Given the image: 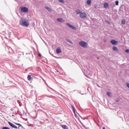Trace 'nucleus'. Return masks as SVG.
Here are the masks:
<instances>
[{"mask_svg": "<svg viewBox=\"0 0 129 129\" xmlns=\"http://www.w3.org/2000/svg\"><path fill=\"white\" fill-rule=\"evenodd\" d=\"M20 25L22 27H29V21L25 18H21L20 20Z\"/></svg>", "mask_w": 129, "mask_h": 129, "instance_id": "nucleus-1", "label": "nucleus"}, {"mask_svg": "<svg viewBox=\"0 0 129 129\" xmlns=\"http://www.w3.org/2000/svg\"><path fill=\"white\" fill-rule=\"evenodd\" d=\"M79 44L80 46L83 47V48H87L88 46V43L85 41H80Z\"/></svg>", "mask_w": 129, "mask_h": 129, "instance_id": "nucleus-2", "label": "nucleus"}, {"mask_svg": "<svg viewBox=\"0 0 129 129\" xmlns=\"http://www.w3.org/2000/svg\"><path fill=\"white\" fill-rule=\"evenodd\" d=\"M66 25H67V26L69 27L72 30H74V31H76V30H77V28H76L75 26L70 24V23H66Z\"/></svg>", "mask_w": 129, "mask_h": 129, "instance_id": "nucleus-3", "label": "nucleus"}, {"mask_svg": "<svg viewBox=\"0 0 129 129\" xmlns=\"http://www.w3.org/2000/svg\"><path fill=\"white\" fill-rule=\"evenodd\" d=\"M21 11L22 13H28L29 12V9L27 7H21Z\"/></svg>", "mask_w": 129, "mask_h": 129, "instance_id": "nucleus-4", "label": "nucleus"}, {"mask_svg": "<svg viewBox=\"0 0 129 129\" xmlns=\"http://www.w3.org/2000/svg\"><path fill=\"white\" fill-rule=\"evenodd\" d=\"M80 17L81 18V19H85V18H87V14L84 12H82V13H81L80 15Z\"/></svg>", "mask_w": 129, "mask_h": 129, "instance_id": "nucleus-5", "label": "nucleus"}, {"mask_svg": "<svg viewBox=\"0 0 129 129\" xmlns=\"http://www.w3.org/2000/svg\"><path fill=\"white\" fill-rule=\"evenodd\" d=\"M110 43L112 44V45H117V44H118V41L112 39L110 41Z\"/></svg>", "mask_w": 129, "mask_h": 129, "instance_id": "nucleus-6", "label": "nucleus"}, {"mask_svg": "<svg viewBox=\"0 0 129 129\" xmlns=\"http://www.w3.org/2000/svg\"><path fill=\"white\" fill-rule=\"evenodd\" d=\"M8 123L10 125L12 126V127H13V128H18V127L16 126L15 124H13V123L9 122Z\"/></svg>", "mask_w": 129, "mask_h": 129, "instance_id": "nucleus-7", "label": "nucleus"}, {"mask_svg": "<svg viewBox=\"0 0 129 129\" xmlns=\"http://www.w3.org/2000/svg\"><path fill=\"white\" fill-rule=\"evenodd\" d=\"M57 21L59 23H64V20L62 18H57Z\"/></svg>", "mask_w": 129, "mask_h": 129, "instance_id": "nucleus-8", "label": "nucleus"}, {"mask_svg": "<svg viewBox=\"0 0 129 129\" xmlns=\"http://www.w3.org/2000/svg\"><path fill=\"white\" fill-rule=\"evenodd\" d=\"M45 9L46 10H47V11H48V12H49L50 13L52 12V9L51 8H50V7H48L47 6L45 7Z\"/></svg>", "mask_w": 129, "mask_h": 129, "instance_id": "nucleus-9", "label": "nucleus"}, {"mask_svg": "<svg viewBox=\"0 0 129 129\" xmlns=\"http://www.w3.org/2000/svg\"><path fill=\"white\" fill-rule=\"evenodd\" d=\"M113 51H115V52H118L119 50L118 48L116 46H113L112 48Z\"/></svg>", "mask_w": 129, "mask_h": 129, "instance_id": "nucleus-10", "label": "nucleus"}, {"mask_svg": "<svg viewBox=\"0 0 129 129\" xmlns=\"http://www.w3.org/2000/svg\"><path fill=\"white\" fill-rule=\"evenodd\" d=\"M61 126L63 129H69L68 127L66 125H61Z\"/></svg>", "mask_w": 129, "mask_h": 129, "instance_id": "nucleus-11", "label": "nucleus"}, {"mask_svg": "<svg viewBox=\"0 0 129 129\" xmlns=\"http://www.w3.org/2000/svg\"><path fill=\"white\" fill-rule=\"evenodd\" d=\"M108 3H106L104 4V8H105V9H107V8H108Z\"/></svg>", "mask_w": 129, "mask_h": 129, "instance_id": "nucleus-12", "label": "nucleus"}, {"mask_svg": "<svg viewBox=\"0 0 129 129\" xmlns=\"http://www.w3.org/2000/svg\"><path fill=\"white\" fill-rule=\"evenodd\" d=\"M76 13L77 14V15H81V14L82 13L81 11H80V10H77L76 11Z\"/></svg>", "mask_w": 129, "mask_h": 129, "instance_id": "nucleus-13", "label": "nucleus"}, {"mask_svg": "<svg viewBox=\"0 0 129 129\" xmlns=\"http://www.w3.org/2000/svg\"><path fill=\"white\" fill-rule=\"evenodd\" d=\"M56 52L57 53V54H59V53L61 52V49H60V48H57L56 49Z\"/></svg>", "mask_w": 129, "mask_h": 129, "instance_id": "nucleus-14", "label": "nucleus"}, {"mask_svg": "<svg viewBox=\"0 0 129 129\" xmlns=\"http://www.w3.org/2000/svg\"><path fill=\"white\" fill-rule=\"evenodd\" d=\"M72 108H73V111L75 114V115H76V114H75V108L73 106V105H71Z\"/></svg>", "mask_w": 129, "mask_h": 129, "instance_id": "nucleus-15", "label": "nucleus"}, {"mask_svg": "<svg viewBox=\"0 0 129 129\" xmlns=\"http://www.w3.org/2000/svg\"><path fill=\"white\" fill-rule=\"evenodd\" d=\"M87 4L88 6H90L91 5V0H88Z\"/></svg>", "mask_w": 129, "mask_h": 129, "instance_id": "nucleus-16", "label": "nucleus"}, {"mask_svg": "<svg viewBox=\"0 0 129 129\" xmlns=\"http://www.w3.org/2000/svg\"><path fill=\"white\" fill-rule=\"evenodd\" d=\"M107 95L109 97H111V95H112L111 92H108L107 93Z\"/></svg>", "mask_w": 129, "mask_h": 129, "instance_id": "nucleus-17", "label": "nucleus"}, {"mask_svg": "<svg viewBox=\"0 0 129 129\" xmlns=\"http://www.w3.org/2000/svg\"><path fill=\"white\" fill-rule=\"evenodd\" d=\"M67 41L68 43H70V44H73V42H72V41L70 39H67Z\"/></svg>", "mask_w": 129, "mask_h": 129, "instance_id": "nucleus-18", "label": "nucleus"}, {"mask_svg": "<svg viewBox=\"0 0 129 129\" xmlns=\"http://www.w3.org/2000/svg\"><path fill=\"white\" fill-rule=\"evenodd\" d=\"M27 79H28V80H29V81H31V79H32L31 78V76L28 75V77H27Z\"/></svg>", "mask_w": 129, "mask_h": 129, "instance_id": "nucleus-19", "label": "nucleus"}, {"mask_svg": "<svg viewBox=\"0 0 129 129\" xmlns=\"http://www.w3.org/2000/svg\"><path fill=\"white\" fill-rule=\"evenodd\" d=\"M59 3H61V4H64L65 1L64 0H58Z\"/></svg>", "mask_w": 129, "mask_h": 129, "instance_id": "nucleus-20", "label": "nucleus"}, {"mask_svg": "<svg viewBox=\"0 0 129 129\" xmlns=\"http://www.w3.org/2000/svg\"><path fill=\"white\" fill-rule=\"evenodd\" d=\"M121 24H122V25H124V24H125V20H122L121 21Z\"/></svg>", "mask_w": 129, "mask_h": 129, "instance_id": "nucleus-21", "label": "nucleus"}, {"mask_svg": "<svg viewBox=\"0 0 129 129\" xmlns=\"http://www.w3.org/2000/svg\"><path fill=\"white\" fill-rule=\"evenodd\" d=\"M118 4H119L118 1H116V2H115V5H116V6H118Z\"/></svg>", "mask_w": 129, "mask_h": 129, "instance_id": "nucleus-22", "label": "nucleus"}, {"mask_svg": "<svg viewBox=\"0 0 129 129\" xmlns=\"http://www.w3.org/2000/svg\"><path fill=\"white\" fill-rule=\"evenodd\" d=\"M126 86H127V87L128 88H129V83H126Z\"/></svg>", "mask_w": 129, "mask_h": 129, "instance_id": "nucleus-23", "label": "nucleus"}, {"mask_svg": "<svg viewBox=\"0 0 129 129\" xmlns=\"http://www.w3.org/2000/svg\"><path fill=\"white\" fill-rule=\"evenodd\" d=\"M125 52V53H129V50L128 49H126Z\"/></svg>", "mask_w": 129, "mask_h": 129, "instance_id": "nucleus-24", "label": "nucleus"}, {"mask_svg": "<svg viewBox=\"0 0 129 129\" xmlns=\"http://www.w3.org/2000/svg\"><path fill=\"white\" fill-rule=\"evenodd\" d=\"M15 123V124H17V125H20V126H22V125L20 123Z\"/></svg>", "mask_w": 129, "mask_h": 129, "instance_id": "nucleus-25", "label": "nucleus"}, {"mask_svg": "<svg viewBox=\"0 0 129 129\" xmlns=\"http://www.w3.org/2000/svg\"><path fill=\"white\" fill-rule=\"evenodd\" d=\"M9 127H4L3 129H8Z\"/></svg>", "mask_w": 129, "mask_h": 129, "instance_id": "nucleus-26", "label": "nucleus"}, {"mask_svg": "<svg viewBox=\"0 0 129 129\" xmlns=\"http://www.w3.org/2000/svg\"><path fill=\"white\" fill-rule=\"evenodd\" d=\"M104 42H107V40L106 39H103Z\"/></svg>", "mask_w": 129, "mask_h": 129, "instance_id": "nucleus-27", "label": "nucleus"}, {"mask_svg": "<svg viewBox=\"0 0 129 129\" xmlns=\"http://www.w3.org/2000/svg\"><path fill=\"white\" fill-rule=\"evenodd\" d=\"M38 56H42V55L41 54V53H39Z\"/></svg>", "mask_w": 129, "mask_h": 129, "instance_id": "nucleus-28", "label": "nucleus"}, {"mask_svg": "<svg viewBox=\"0 0 129 129\" xmlns=\"http://www.w3.org/2000/svg\"><path fill=\"white\" fill-rule=\"evenodd\" d=\"M107 23H109V22H108V21H107Z\"/></svg>", "mask_w": 129, "mask_h": 129, "instance_id": "nucleus-29", "label": "nucleus"}, {"mask_svg": "<svg viewBox=\"0 0 129 129\" xmlns=\"http://www.w3.org/2000/svg\"><path fill=\"white\" fill-rule=\"evenodd\" d=\"M103 129H105V127H104L103 128Z\"/></svg>", "mask_w": 129, "mask_h": 129, "instance_id": "nucleus-30", "label": "nucleus"}]
</instances>
